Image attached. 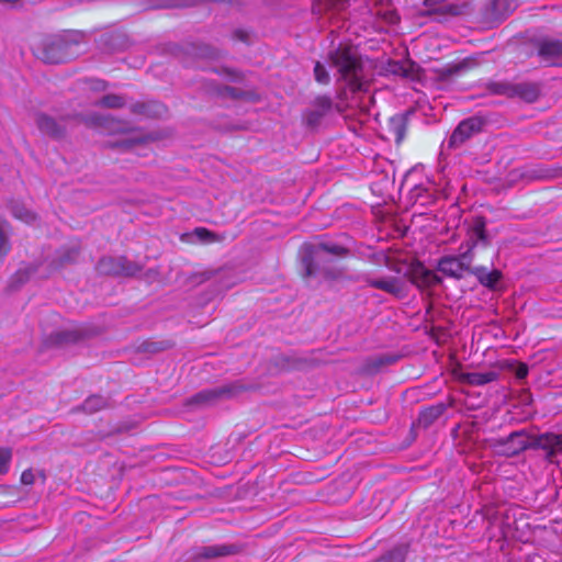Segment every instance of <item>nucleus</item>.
<instances>
[{
    "label": "nucleus",
    "instance_id": "f257e3e1",
    "mask_svg": "<svg viewBox=\"0 0 562 562\" xmlns=\"http://www.w3.org/2000/svg\"><path fill=\"white\" fill-rule=\"evenodd\" d=\"M535 445L546 452V458L552 462L562 452V436L544 434L532 440L525 430L513 431L505 438L495 441L494 447L501 454L513 457Z\"/></svg>",
    "mask_w": 562,
    "mask_h": 562
},
{
    "label": "nucleus",
    "instance_id": "f03ea898",
    "mask_svg": "<svg viewBox=\"0 0 562 562\" xmlns=\"http://www.w3.org/2000/svg\"><path fill=\"white\" fill-rule=\"evenodd\" d=\"M329 60L337 69L339 80L345 81L352 93L367 90L368 82L363 80L362 63L356 49L338 47L329 53Z\"/></svg>",
    "mask_w": 562,
    "mask_h": 562
},
{
    "label": "nucleus",
    "instance_id": "7ed1b4c3",
    "mask_svg": "<svg viewBox=\"0 0 562 562\" xmlns=\"http://www.w3.org/2000/svg\"><path fill=\"white\" fill-rule=\"evenodd\" d=\"M349 250L338 244L331 241H321L318 244L305 243L301 247L300 256L303 266V276L311 278L321 272V263L325 262L324 255H333L337 257L347 256Z\"/></svg>",
    "mask_w": 562,
    "mask_h": 562
},
{
    "label": "nucleus",
    "instance_id": "20e7f679",
    "mask_svg": "<svg viewBox=\"0 0 562 562\" xmlns=\"http://www.w3.org/2000/svg\"><path fill=\"white\" fill-rule=\"evenodd\" d=\"M487 89L494 94L507 98H518L529 103L535 102L540 94L539 85L533 82H491L488 83Z\"/></svg>",
    "mask_w": 562,
    "mask_h": 562
},
{
    "label": "nucleus",
    "instance_id": "39448f33",
    "mask_svg": "<svg viewBox=\"0 0 562 562\" xmlns=\"http://www.w3.org/2000/svg\"><path fill=\"white\" fill-rule=\"evenodd\" d=\"M484 125L485 120L482 116L473 115L468 117L458 124L442 146H446L448 149H457L472 136L479 134Z\"/></svg>",
    "mask_w": 562,
    "mask_h": 562
},
{
    "label": "nucleus",
    "instance_id": "423d86ee",
    "mask_svg": "<svg viewBox=\"0 0 562 562\" xmlns=\"http://www.w3.org/2000/svg\"><path fill=\"white\" fill-rule=\"evenodd\" d=\"M240 390L241 386L234 383L212 389H205L194 394L189 400V404L199 406L213 405L218 401L234 397L239 393Z\"/></svg>",
    "mask_w": 562,
    "mask_h": 562
},
{
    "label": "nucleus",
    "instance_id": "0eeeda50",
    "mask_svg": "<svg viewBox=\"0 0 562 562\" xmlns=\"http://www.w3.org/2000/svg\"><path fill=\"white\" fill-rule=\"evenodd\" d=\"M70 45L63 38H53L46 41L42 47L37 48V57L47 64H61L71 58L69 53Z\"/></svg>",
    "mask_w": 562,
    "mask_h": 562
},
{
    "label": "nucleus",
    "instance_id": "6e6552de",
    "mask_svg": "<svg viewBox=\"0 0 562 562\" xmlns=\"http://www.w3.org/2000/svg\"><path fill=\"white\" fill-rule=\"evenodd\" d=\"M97 270L101 274L128 277L136 274L139 268L125 257H104L99 260Z\"/></svg>",
    "mask_w": 562,
    "mask_h": 562
},
{
    "label": "nucleus",
    "instance_id": "1a4fd4ad",
    "mask_svg": "<svg viewBox=\"0 0 562 562\" xmlns=\"http://www.w3.org/2000/svg\"><path fill=\"white\" fill-rule=\"evenodd\" d=\"M363 281L371 288L381 290L395 297H403L406 294L405 282L402 278L387 276L381 278H374L370 274L363 277Z\"/></svg>",
    "mask_w": 562,
    "mask_h": 562
},
{
    "label": "nucleus",
    "instance_id": "9d476101",
    "mask_svg": "<svg viewBox=\"0 0 562 562\" xmlns=\"http://www.w3.org/2000/svg\"><path fill=\"white\" fill-rule=\"evenodd\" d=\"M240 551L241 547L238 544H213L195 549L192 559L194 562H204L210 559L235 555Z\"/></svg>",
    "mask_w": 562,
    "mask_h": 562
},
{
    "label": "nucleus",
    "instance_id": "9b49d317",
    "mask_svg": "<svg viewBox=\"0 0 562 562\" xmlns=\"http://www.w3.org/2000/svg\"><path fill=\"white\" fill-rule=\"evenodd\" d=\"M313 108L307 110L303 117L307 126L314 128L317 127L323 117L328 114L333 108V101L327 95H319L314 99L312 103Z\"/></svg>",
    "mask_w": 562,
    "mask_h": 562
},
{
    "label": "nucleus",
    "instance_id": "f8f14e48",
    "mask_svg": "<svg viewBox=\"0 0 562 562\" xmlns=\"http://www.w3.org/2000/svg\"><path fill=\"white\" fill-rule=\"evenodd\" d=\"M539 56L546 66H555L562 59V41L546 40L539 45Z\"/></svg>",
    "mask_w": 562,
    "mask_h": 562
},
{
    "label": "nucleus",
    "instance_id": "ddd939ff",
    "mask_svg": "<svg viewBox=\"0 0 562 562\" xmlns=\"http://www.w3.org/2000/svg\"><path fill=\"white\" fill-rule=\"evenodd\" d=\"M437 269L446 277L461 279L468 271V263L457 256H445L439 259Z\"/></svg>",
    "mask_w": 562,
    "mask_h": 562
},
{
    "label": "nucleus",
    "instance_id": "4468645a",
    "mask_svg": "<svg viewBox=\"0 0 562 562\" xmlns=\"http://www.w3.org/2000/svg\"><path fill=\"white\" fill-rule=\"evenodd\" d=\"M36 125L41 133L53 138H59L64 135L65 125L57 122L52 116L46 114H38L36 116Z\"/></svg>",
    "mask_w": 562,
    "mask_h": 562
},
{
    "label": "nucleus",
    "instance_id": "2eb2a0df",
    "mask_svg": "<svg viewBox=\"0 0 562 562\" xmlns=\"http://www.w3.org/2000/svg\"><path fill=\"white\" fill-rule=\"evenodd\" d=\"M517 8V0H490L487 13L493 20H503Z\"/></svg>",
    "mask_w": 562,
    "mask_h": 562
},
{
    "label": "nucleus",
    "instance_id": "dca6fc26",
    "mask_svg": "<svg viewBox=\"0 0 562 562\" xmlns=\"http://www.w3.org/2000/svg\"><path fill=\"white\" fill-rule=\"evenodd\" d=\"M424 7L427 14H460V8L456 4H450L446 0H425Z\"/></svg>",
    "mask_w": 562,
    "mask_h": 562
},
{
    "label": "nucleus",
    "instance_id": "f3484780",
    "mask_svg": "<svg viewBox=\"0 0 562 562\" xmlns=\"http://www.w3.org/2000/svg\"><path fill=\"white\" fill-rule=\"evenodd\" d=\"M479 280V282L488 288V289H495L499 280L502 279V272L499 270H492L490 271L486 267H475L471 271Z\"/></svg>",
    "mask_w": 562,
    "mask_h": 562
},
{
    "label": "nucleus",
    "instance_id": "a211bd4d",
    "mask_svg": "<svg viewBox=\"0 0 562 562\" xmlns=\"http://www.w3.org/2000/svg\"><path fill=\"white\" fill-rule=\"evenodd\" d=\"M498 373L490 370L484 372H470L465 374V381L471 385H485L497 380Z\"/></svg>",
    "mask_w": 562,
    "mask_h": 562
},
{
    "label": "nucleus",
    "instance_id": "6ab92c4d",
    "mask_svg": "<svg viewBox=\"0 0 562 562\" xmlns=\"http://www.w3.org/2000/svg\"><path fill=\"white\" fill-rule=\"evenodd\" d=\"M445 411L442 405H436L425 408L419 413L418 425L423 427L430 426L436 419H438Z\"/></svg>",
    "mask_w": 562,
    "mask_h": 562
},
{
    "label": "nucleus",
    "instance_id": "aec40b11",
    "mask_svg": "<svg viewBox=\"0 0 562 562\" xmlns=\"http://www.w3.org/2000/svg\"><path fill=\"white\" fill-rule=\"evenodd\" d=\"M11 250L9 224L0 220V261H2Z\"/></svg>",
    "mask_w": 562,
    "mask_h": 562
},
{
    "label": "nucleus",
    "instance_id": "412c9836",
    "mask_svg": "<svg viewBox=\"0 0 562 562\" xmlns=\"http://www.w3.org/2000/svg\"><path fill=\"white\" fill-rule=\"evenodd\" d=\"M108 401L100 395L89 396L83 404L81 405V409L88 414H93L99 412L100 409L106 407Z\"/></svg>",
    "mask_w": 562,
    "mask_h": 562
},
{
    "label": "nucleus",
    "instance_id": "4be33fe9",
    "mask_svg": "<svg viewBox=\"0 0 562 562\" xmlns=\"http://www.w3.org/2000/svg\"><path fill=\"white\" fill-rule=\"evenodd\" d=\"M11 213L15 218H18L22 222H25L27 224H31V223L35 222V220H36L35 213H33L31 210L26 209L25 205L18 203V202H15L11 205Z\"/></svg>",
    "mask_w": 562,
    "mask_h": 562
},
{
    "label": "nucleus",
    "instance_id": "5701e85b",
    "mask_svg": "<svg viewBox=\"0 0 562 562\" xmlns=\"http://www.w3.org/2000/svg\"><path fill=\"white\" fill-rule=\"evenodd\" d=\"M470 240L472 243V247H474L479 241L485 243L486 233H485V222L483 218H476L470 231Z\"/></svg>",
    "mask_w": 562,
    "mask_h": 562
},
{
    "label": "nucleus",
    "instance_id": "b1692460",
    "mask_svg": "<svg viewBox=\"0 0 562 562\" xmlns=\"http://www.w3.org/2000/svg\"><path fill=\"white\" fill-rule=\"evenodd\" d=\"M98 104L104 108H121L124 105V100L120 95L109 94L104 95L98 101Z\"/></svg>",
    "mask_w": 562,
    "mask_h": 562
},
{
    "label": "nucleus",
    "instance_id": "393cba45",
    "mask_svg": "<svg viewBox=\"0 0 562 562\" xmlns=\"http://www.w3.org/2000/svg\"><path fill=\"white\" fill-rule=\"evenodd\" d=\"M314 77L315 80L322 85H328L330 81L329 72L327 71L325 65L319 61H317L314 66Z\"/></svg>",
    "mask_w": 562,
    "mask_h": 562
},
{
    "label": "nucleus",
    "instance_id": "a878e982",
    "mask_svg": "<svg viewBox=\"0 0 562 562\" xmlns=\"http://www.w3.org/2000/svg\"><path fill=\"white\" fill-rule=\"evenodd\" d=\"M81 339V333L78 330H64L57 334L58 342H77Z\"/></svg>",
    "mask_w": 562,
    "mask_h": 562
},
{
    "label": "nucleus",
    "instance_id": "bb28decb",
    "mask_svg": "<svg viewBox=\"0 0 562 562\" xmlns=\"http://www.w3.org/2000/svg\"><path fill=\"white\" fill-rule=\"evenodd\" d=\"M405 551L403 548H394L389 551L383 558L382 562H404Z\"/></svg>",
    "mask_w": 562,
    "mask_h": 562
},
{
    "label": "nucleus",
    "instance_id": "cd10ccee",
    "mask_svg": "<svg viewBox=\"0 0 562 562\" xmlns=\"http://www.w3.org/2000/svg\"><path fill=\"white\" fill-rule=\"evenodd\" d=\"M11 457L12 453L10 449L0 448V474L8 471Z\"/></svg>",
    "mask_w": 562,
    "mask_h": 562
},
{
    "label": "nucleus",
    "instance_id": "c85d7f7f",
    "mask_svg": "<svg viewBox=\"0 0 562 562\" xmlns=\"http://www.w3.org/2000/svg\"><path fill=\"white\" fill-rule=\"evenodd\" d=\"M423 282L427 285H436L441 282V278L432 271L425 270L423 272Z\"/></svg>",
    "mask_w": 562,
    "mask_h": 562
},
{
    "label": "nucleus",
    "instance_id": "c756f323",
    "mask_svg": "<svg viewBox=\"0 0 562 562\" xmlns=\"http://www.w3.org/2000/svg\"><path fill=\"white\" fill-rule=\"evenodd\" d=\"M195 235L203 241L212 243L217 240L215 234L206 228L200 227L195 229Z\"/></svg>",
    "mask_w": 562,
    "mask_h": 562
},
{
    "label": "nucleus",
    "instance_id": "7c9ffc66",
    "mask_svg": "<svg viewBox=\"0 0 562 562\" xmlns=\"http://www.w3.org/2000/svg\"><path fill=\"white\" fill-rule=\"evenodd\" d=\"M34 473L32 470H24L21 474V482L24 484V485H32L34 483Z\"/></svg>",
    "mask_w": 562,
    "mask_h": 562
},
{
    "label": "nucleus",
    "instance_id": "2f4dec72",
    "mask_svg": "<svg viewBox=\"0 0 562 562\" xmlns=\"http://www.w3.org/2000/svg\"><path fill=\"white\" fill-rule=\"evenodd\" d=\"M457 257L462 259V261H465V263H468V270H469L470 269V265H471L472 259H473V255H472L471 248L468 249L467 251H464L463 254H461L460 256H457Z\"/></svg>",
    "mask_w": 562,
    "mask_h": 562
},
{
    "label": "nucleus",
    "instance_id": "473e14b6",
    "mask_svg": "<svg viewBox=\"0 0 562 562\" xmlns=\"http://www.w3.org/2000/svg\"><path fill=\"white\" fill-rule=\"evenodd\" d=\"M528 375V367L526 364H520L516 371V376L520 380L525 379Z\"/></svg>",
    "mask_w": 562,
    "mask_h": 562
},
{
    "label": "nucleus",
    "instance_id": "72a5a7b5",
    "mask_svg": "<svg viewBox=\"0 0 562 562\" xmlns=\"http://www.w3.org/2000/svg\"><path fill=\"white\" fill-rule=\"evenodd\" d=\"M464 68H465V65H464V64H459V65H456V66H453V67L449 68V69H448V72H449L450 75H452V74H458V72H460V71H461L462 69H464Z\"/></svg>",
    "mask_w": 562,
    "mask_h": 562
},
{
    "label": "nucleus",
    "instance_id": "f704fd0d",
    "mask_svg": "<svg viewBox=\"0 0 562 562\" xmlns=\"http://www.w3.org/2000/svg\"><path fill=\"white\" fill-rule=\"evenodd\" d=\"M77 256V250L72 249L67 256L61 259V262H70Z\"/></svg>",
    "mask_w": 562,
    "mask_h": 562
},
{
    "label": "nucleus",
    "instance_id": "c9c22d12",
    "mask_svg": "<svg viewBox=\"0 0 562 562\" xmlns=\"http://www.w3.org/2000/svg\"><path fill=\"white\" fill-rule=\"evenodd\" d=\"M121 144L126 147V148H131L134 144H135V140L134 139H123L121 142Z\"/></svg>",
    "mask_w": 562,
    "mask_h": 562
},
{
    "label": "nucleus",
    "instance_id": "e433bc0d",
    "mask_svg": "<svg viewBox=\"0 0 562 562\" xmlns=\"http://www.w3.org/2000/svg\"><path fill=\"white\" fill-rule=\"evenodd\" d=\"M104 120H106V119L105 117H99V116L98 117H93V122L95 124H101V121H104Z\"/></svg>",
    "mask_w": 562,
    "mask_h": 562
},
{
    "label": "nucleus",
    "instance_id": "4c0bfd02",
    "mask_svg": "<svg viewBox=\"0 0 562 562\" xmlns=\"http://www.w3.org/2000/svg\"><path fill=\"white\" fill-rule=\"evenodd\" d=\"M24 274H25V272H22L21 270H19L16 272V278H19L20 281H23L22 276H24Z\"/></svg>",
    "mask_w": 562,
    "mask_h": 562
},
{
    "label": "nucleus",
    "instance_id": "58836bf2",
    "mask_svg": "<svg viewBox=\"0 0 562 562\" xmlns=\"http://www.w3.org/2000/svg\"><path fill=\"white\" fill-rule=\"evenodd\" d=\"M225 91L232 95H235L234 94V89L233 88H225Z\"/></svg>",
    "mask_w": 562,
    "mask_h": 562
},
{
    "label": "nucleus",
    "instance_id": "ea45409f",
    "mask_svg": "<svg viewBox=\"0 0 562 562\" xmlns=\"http://www.w3.org/2000/svg\"><path fill=\"white\" fill-rule=\"evenodd\" d=\"M95 88H98V89H99V88H104L103 82H102V81H97V86H95Z\"/></svg>",
    "mask_w": 562,
    "mask_h": 562
},
{
    "label": "nucleus",
    "instance_id": "a19ab883",
    "mask_svg": "<svg viewBox=\"0 0 562 562\" xmlns=\"http://www.w3.org/2000/svg\"><path fill=\"white\" fill-rule=\"evenodd\" d=\"M325 277H329L330 273L328 271H324Z\"/></svg>",
    "mask_w": 562,
    "mask_h": 562
}]
</instances>
